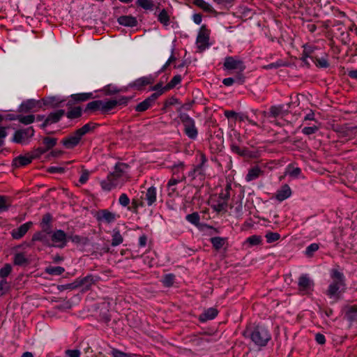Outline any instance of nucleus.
Returning a JSON list of instances; mask_svg holds the SVG:
<instances>
[{
    "label": "nucleus",
    "mask_w": 357,
    "mask_h": 357,
    "mask_svg": "<svg viewBox=\"0 0 357 357\" xmlns=\"http://www.w3.org/2000/svg\"><path fill=\"white\" fill-rule=\"evenodd\" d=\"M282 106H272L270 108V114L273 117H276L281 114Z\"/></svg>",
    "instance_id": "680f3d73"
},
{
    "label": "nucleus",
    "mask_w": 357,
    "mask_h": 357,
    "mask_svg": "<svg viewBox=\"0 0 357 357\" xmlns=\"http://www.w3.org/2000/svg\"><path fill=\"white\" fill-rule=\"evenodd\" d=\"M80 173H81V175L79 178V183L80 184L83 185V184L86 183L87 182V181L89 180L91 172L89 170L84 169L82 167Z\"/></svg>",
    "instance_id": "864d4df0"
},
{
    "label": "nucleus",
    "mask_w": 357,
    "mask_h": 357,
    "mask_svg": "<svg viewBox=\"0 0 357 357\" xmlns=\"http://www.w3.org/2000/svg\"><path fill=\"white\" fill-rule=\"evenodd\" d=\"M34 135V130L32 127L17 130L13 136V142L18 144L26 143L29 138Z\"/></svg>",
    "instance_id": "9b49d317"
},
{
    "label": "nucleus",
    "mask_w": 357,
    "mask_h": 357,
    "mask_svg": "<svg viewBox=\"0 0 357 357\" xmlns=\"http://www.w3.org/2000/svg\"><path fill=\"white\" fill-rule=\"evenodd\" d=\"M47 151V149L45 147H38L37 149H36L31 155L33 158H39L41 155L44 154Z\"/></svg>",
    "instance_id": "69168bd1"
},
{
    "label": "nucleus",
    "mask_w": 357,
    "mask_h": 357,
    "mask_svg": "<svg viewBox=\"0 0 357 357\" xmlns=\"http://www.w3.org/2000/svg\"><path fill=\"white\" fill-rule=\"evenodd\" d=\"M111 245L114 247L121 244L123 241V238L121 234L120 231L116 228L113 229Z\"/></svg>",
    "instance_id": "2f4dec72"
},
{
    "label": "nucleus",
    "mask_w": 357,
    "mask_h": 357,
    "mask_svg": "<svg viewBox=\"0 0 357 357\" xmlns=\"http://www.w3.org/2000/svg\"><path fill=\"white\" fill-rule=\"evenodd\" d=\"M116 107V102L114 100H109L107 101L102 100L101 112L103 114L107 113Z\"/></svg>",
    "instance_id": "f704fd0d"
},
{
    "label": "nucleus",
    "mask_w": 357,
    "mask_h": 357,
    "mask_svg": "<svg viewBox=\"0 0 357 357\" xmlns=\"http://www.w3.org/2000/svg\"><path fill=\"white\" fill-rule=\"evenodd\" d=\"M174 275L173 274H167L162 279V284L165 287H171L174 282Z\"/></svg>",
    "instance_id": "4d7b16f0"
},
{
    "label": "nucleus",
    "mask_w": 357,
    "mask_h": 357,
    "mask_svg": "<svg viewBox=\"0 0 357 357\" xmlns=\"http://www.w3.org/2000/svg\"><path fill=\"white\" fill-rule=\"evenodd\" d=\"M64 271V268L61 266H48L45 269V272L52 275H61Z\"/></svg>",
    "instance_id": "e433bc0d"
},
{
    "label": "nucleus",
    "mask_w": 357,
    "mask_h": 357,
    "mask_svg": "<svg viewBox=\"0 0 357 357\" xmlns=\"http://www.w3.org/2000/svg\"><path fill=\"white\" fill-rule=\"evenodd\" d=\"M12 119H17L21 123L29 125L34 121L35 116L33 114L27 116L18 115L16 118H13Z\"/></svg>",
    "instance_id": "58836bf2"
},
{
    "label": "nucleus",
    "mask_w": 357,
    "mask_h": 357,
    "mask_svg": "<svg viewBox=\"0 0 357 357\" xmlns=\"http://www.w3.org/2000/svg\"><path fill=\"white\" fill-rule=\"evenodd\" d=\"M223 66L225 70H238L239 71L238 73H242L245 69L243 62L234 56H227L225 59Z\"/></svg>",
    "instance_id": "9d476101"
},
{
    "label": "nucleus",
    "mask_w": 357,
    "mask_h": 357,
    "mask_svg": "<svg viewBox=\"0 0 357 357\" xmlns=\"http://www.w3.org/2000/svg\"><path fill=\"white\" fill-rule=\"evenodd\" d=\"M119 203L123 207L128 206L130 199L126 193H122L119 198Z\"/></svg>",
    "instance_id": "bf43d9fd"
},
{
    "label": "nucleus",
    "mask_w": 357,
    "mask_h": 357,
    "mask_svg": "<svg viewBox=\"0 0 357 357\" xmlns=\"http://www.w3.org/2000/svg\"><path fill=\"white\" fill-rule=\"evenodd\" d=\"M179 119L184 126L185 134L190 139H196L198 135V130L195 126V120L185 113L181 114Z\"/></svg>",
    "instance_id": "423d86ee"
},
{
    "label": "nucleus",
    "mask_w": 357,
    "mask_h": 357,
    "mask_svg": "<svg viewBox=\"0 0 357 357\" xmlns=\"http://www.w3.org/2000/svg\"><path fill=\"white\" fill-rule=\"evenodd\" d=\"M313 62L314 63L316 66L319 68H326L329 66V63L326 57H314Z\"/></svg>",
    "instance_id": "de8ad7c7"
},
{
    "label": "nucleus",
    "mask_w": 357,
    "mask_h": 357,
    "mask_svg": "<svg viewBox=\"0 0 357 357\" xmlns=\"http://www.w3.org/2000/svg\"><path fill=\"white\" fill-rule=\"evenodd\" d=\"M245 82V77L243 73H237L234 77L225 78L222 84L226 86H230L234 84H243Z\"/></svg>",
    "instance_id": "b1692460"
},
{
    "label": "nucleus",
    "mask_w": 357,
    "mask_h": 357,
    "mask_svg": "<svg viewBox=\"0 0 357 357\" xmlns=\"http://www.w3.org/2000/svg\"><path fill=\"white\" fill-rule=\"evenodd\" d=\"M42 101L43 102L44 105L54 108L59 107L65 100L59 96H50L43 98Z\"/></svg>",
    "instance_id": "393cba45"
},
{
    "label": "nucleus",
    "mask_w": 357,
    "mask_h": 357,
    "mask_svg": "<svg viewBox=\"0 0 357 357\" xmlns=\"http://www.w3.org/2000/svg\"><path fill=\"white\" fill-rule=\"evenodd\" d=\"M186 220L192 225H198L199 223L200 218L197 213H192L188 214L186 216Z\"/></svg>",
    "instance_id": "5fc2aeb1"
},
{
    "label": "nucleus",
    "mask_w": 357,
    "mask_h": 357,
    "mask_svg": "<svg viewBox=\"0 0 357 357\" xmlns=\"http://www.w3.org/2000/svg\"><path fill=\"white\" fill-rule=\"evenodd\" d=\"M205 176V169L200 167L199 165L195 166L189 173L188 176L192 179L199 176L200 179H204Z\"/></svg>",
    "instance_id": "c85d7f7f"
},
{
    "label": "nucleus",
    "mask_w": 357,
    "mask_h": 357,
    "mask_svg": "<svg viewBox=\"0 0 357 357\" xmlns=\"http://www.w3.org/2000/svg\"><path fill=\"white\" fill-rule=\"evenodd\" d=\"M218 314V311L215 307H209L205 310L199 317L201 322H206L208 320L213 319Z\"/></svg>",
    "instance_id": "5701e85b"
},
{
    "label": "nucleus",
    "mask_w": 357,
    "mask_h": 357,
    "mask_svg": "<svg viewBox=\"0 0 357 357\" xmlns=\"http://www.w3.org/2000/svg\"><path fill=\"white\" fill-rule=\"evenodd\" d=\"M117 218L118 215L116 214L110 212L107 209L101 210L97 214V219L98 221L107 224L114 222Z\"/></svg>",
    "instance_id": "6ab92c4d"
},
{
    "label": "nucleus",
    "mask_w": 357,
    "mask_h": 357,
    "mask_svg": "<svg viewBox=\"0 0 357 357\" xmlns=\"http://www.w3.org/2000/svg\"><path fill=\"white\" fill-rule=\"evenodd\" d=\"M265 238L267 243H271L278 241L280 238V235L277 232L268 231L266 234Z\"/></svg>",
    "instance_id": "8fccbe9b"
},
{
    "label": "nucleus",
    "mask_w": 357,
    "mask_h": 357,
    "mask_svg": "<svg viewBox=\"0 0 357 357\" xmlns=\"http://www.w3.org/2000/svg\"><path fill=\"white\" fill-rule=\"evenodd\" d=\"M331 278L333 279L332 283L328 286L326 291V295L330 298L336 297L338 295L339 290L344 283V275L337 270H333Z\"/></svg>",
    "instance_id": "39448f33"
},
{
    "label": "nucleus",
    "mask_w": 357,
    "mask_h": 357,
    "mask_svg": "<svg viewBox=\"0 0 357 357\" xmlns=\"http://www.w3.org/2000/svg\"><path fill=\"white\" fill-rule=\"evenodd\" d=\"M211 243L215 250H220L225 243V238L216 236L211 238Z\"/></svg>",
    "instance_id": "79ce46f5"
},
{
    "label": "nucleus",
    "mask_w": 357,
    "mask_h": 357,
    "mask_svg": "<svg viewBox=\"0 0 357 357\" xmlns=\"http://www.w3.org/2000/svg\"><path fill=\"white\" fill-rule=\"evenodd\" d=\"M154 79L151 75L139 77L129 84V86L135 90H142L146 86L153 83Z\"/></svg>",
    "instance_id": "f3484780"
},
{
    "label": "nucleus",
    "mask_w": 357,
    "mask_h": 357,
    "mask_svg": "<svg viewBox=\"0 0 357 357\" xmlns=\"http://www.w3.org/2000/svg\"><path fill=\"white\" fill-rule=\"evenodd\" d=\"M101 106H102V100H93L90 102H89L85 108V111H100L101 112Z\"/></svg>",
    "instance_id": "c9c22d12"
},
{
    "label": "nucleus",
    "mask_w": 357,
    "mask_h": 357,
    "mask_svg": "<svg viewBox=\"0 0 357 357\" xmlns=\"http://www.w3.org/2000/svg\"><path fill=\"white\" fill-rule=\"evenodd\" d=\"M68 241V236L62 229H56L51 234L52 247L63 248L66 246Z\"/></svg>",
    "instance_id": "1a4fd4ad"
},
{
    "label": "nucleus",
    "mask_w": 357,
    "mask_h": 357,
    "mask_svg": "<svg viewBox=\"0 0 357 357\" xmlns=\"http://www.w3.org/2000/svg\"><path fill=\"white\" fill-rule=\"evenodd\" d=\"M33 157L28 154L24 155H19L15 158L13 160V166L19 168L26 166L31 162Z\"/></svg>",
    "instance_id": "412c9836"
},
{
    "label": "nucleus",
    "mask_w": 357,
    "mask_h": 357,
    "mask_svg": "<svg viewBox=\"0 0 357 357\" xmlns=\"http://www.w3.org/2000/svg\"><path fill=\"white\" fill-rule=\"evenodd\" d=\"M210 31L206 25H202L199 31L196 39V45L199 52H202L210 46L209 44Z\"/></svg>",
    "instance_id": "6e6552de"
},
{
    "label": "nucleus",
    "mask_w": 357,
    "mask_h": 357,
    "mask_svg": "<svg viewBox=\"0 0 357 357\" xmlns=\"http://www.w3.org/2000/svg\"><path fill=\"white\" fill-rule=\"evenodd\" d=\"M9 206L8 198L5 196H0V212L7 211Z\"/></svg>",
    "instance_id": "6e6d98bb"
},
{
    "label": "nucleus",
    "mask_w": 357,
    "mask_h": 357,
    "mask_svg": "<svg viewBox=\"0 0 357 357\" xmlns=\"http://www.w3.org/2000/svg\"><path fill=\"white\" fill-rule=\"evenodd\" d=\"M266 167L265 165H255L251 167L248 171V174L245 176V181L247 182H250L255 181L259 177L264 176V168Z\"/></svg>",
    "instance_id": "4468645a"
},
{
    "label": "nucleus",
    "mask_w": 357,
    "mask_h": 357,
    "mask_svg": "<svg viewBox=\"0 0 357 357\" xmlns=\"http://www.w3.org/2000/svg\"><path fill=\"white\" fill-rule=\"evenodd\" d=\"M231 151L240 155L245 156L248 154V149H241L237 145L232 144L231 146Z\"/></svg>",
    "instance_id": "13d9d810"
},
{
    "label": "nucleus",
    "mask_w": 357,
    "mask_h": 357,
    "mask_svg": "<svg viewBox=\"0 0 357 357\" xmlns=\"http://www.w3.org/2000/svg\"><path fill=\"white\" fill-rule=\"evenodd\" d=\"M9 289V285L6 280H2L0 281V297L6 294Z\"/></svg>",
    "instance_id": "052dcab7"
},
{
    "label": "nucleus",
    "mask_w": 357,
    "mask_h": 357,
    "mask_svg": "<svg viewBox=\"0 0 357 357\" xmlns=\"http://www.w3.org/2000/svg\"><path fill=\"white\" fill-rule=\"evenodd\" d=\"M51 234L52 231H45V229H41V231H37L33 234L31 243H33L36 241H40L43 245L47 247H52Z\"/></svg>",
    "instance_id": "f8f14e48"
},
{
    "label": "nucleus",
    "mask_w": 357,
    "mask_h": 357,
    "mask_svg": "<svg viewBox=\"0 0 357 357\" xmlns=\"http://www.w3.org/2000/svg\"><path fill=\"white\" fill-rule=\"evenodd\" d=\"M194 5L200 8L204 11L207 13H214L215 10L207 2H206L204 0H194L193 1Z\"/></svg>",
    "instance_id": "473e14b6"
},
{
    "label": "nucleus",
    "mask_w": 357,
    "mask_h": 357,
    "mask_svg": "<svg viewBox=\"0 0 357 357\" xmlns=\"http://www.w3.org/2000/svg\"><path fill=\"white\" fill-rule=\"evenodd\" d=\"M41 107L40 100H35L33 99H29L23 102L20 107L19 112L27 113L29 112H36L38 108Z\"/></svg>",
    "instance_id": "dca6fc26"
},
{
    "label": "nucleus",
    "mask_w": 357,
    "mask_h": 357,
    "mask_svg": "<svg viewBox=\"0 0 357 357\" xmlns=\"http://www.w3.org/2000/svg\"><path fill=\"white\" fill-rule=\"evenodd\" d=\"M231 189V184H227L224 190L218 195H214L211 197L209 203L215 211L218 213L227 212Z\"/></svg>",
    "instance_id": "7ed1b4c3"
},
{
    "label": "nucleus",
    "mask_w": 357,
    "mask_h": 357,
    "mask_svg": "<svg viewBox=\"0 0 357 357\" xmlns=\"http://www.w3.org/2000/svg\"><path fill=\"white\" fill-rule=\"evenodd\" d=\"M118 22L121 25L133 27L137 24V21L135 17L130 15H123L118 18Z\"/></svg>",
    "instance_id": "bb28decb"
},
{
    "label": "nucleus",
    "mask_w": 357,
    "mask_h": 357,
    "mask_svg": "<svg viewBox=\"0 0 357 357\" xmlns=\"http://www.w3.org/2000/svg\"><path fill=\"white\" fill-rule=\"evenodd\" d=\"M136 4L144 10H151L153 8L154 3L151 0H137Z\"/></svg>",
    "instance_id": "37998d69"
},
{
    "label": "nucleus",
    "mask_w": 357,
    "mask_h": 357,
    "mask_svg": "<svg viewBox=\"0 0 357 357\" xmlns=\"http://www.w3.org/2000/svg\"><path fill=\"white\" fill-rule=\"evenodd\" d=\"M185 180V176H172L167 183L169 194L171 195L174 193L176 192V188L174 186Z\"/></svg>",
    "instance_id": "a878e982"
},
{
    "label": "nucleus",
    "mask_w": 357,
    "mask_h": 357,
    "mask_svg": "<svg viewBox=\"0 0 357 357\" xmlns=\"http://www.w3.org/2000/svg\"><path fill=\"white\" fill-rule=\"evenodd\" d=\"M52 217L50 213L45 214L40 223L41 229H45V231H52Z\"/></svg>",
    "instance_id": "cd10ccee"
},
{
    "label": "nucleus",
    "mask_w": 357,
    "mask_h": 357,
    "mask_svg": "<svg viewBox=\"0 0 357 357\" xmlns=\"http://www.w3.org/2000/svg\"><path fill=\"white\" fill-rule=\"evenodd\" d=\"M319 249V243H311L309 245L304 252L305 255L307 257H312L314 256V252H316Z\"/></svg>",
    "instance_id": "4c0bfd02"
},
{
    "label": "nucleus",
    "mask_w": 357,
    "mask_h": 357,
    "mask_svg": "<svg viewBox=\"0 0 357 357\" xmlns=\"http://www.w3.org/2000/svg\"><path fill=\"white\" fill-rule=\"evenodd\" d=\"M152 91H155V93H161V95L167 91L168 90L165 89V86H162V84L161 82L158 83L155 86L151 88Z\"/></svg>",
    "instance_id": "338daca9"
},
{
    "label": "nucleus",
    "mask_w": 357,
    "mask_h": 357,
    "mask_svg": "<svg viewBox=\"0 0 357 357\" xmlns=\"http://www.w3.org/2000/svg\"><path fill=\"white\" fill-rule=\"evenodd\" d=\"M291 195V190L287 184L283 185L275 193V198L282 202Z\"/></svg>",
    "instance_id": "4be33fe9"
},
{
    "label": "nucleus",
    "mask_w": 357,
    "mask_h": 357,
    "mask_svg": "<svg viewBox=\"0 0 357 357\" xmlns=\"http://www.w3.org/2000/svg\"><path fill=\"white\" fill-rule=\"evenodd\" d=\"M131 204V207H128V209L132 211L134 213H137L139 207L145 206V202L142 200V198L139 197V195H137L132 199Z\"/></svg>",
    "instance_id": "c756f323"
},
{
    "label": "nucleus",
    "mask_w": 357,
    "mask_h": 357,
    "mask_svg": "<svg viewBox=\"0 0 357 357\" xmlns=\"http://www.w3.org/2000/svg\"><path fill=\"white\" fill-rule=\"evenodd\" d=\"M182 77L180 75H176L172 77L171 81L165 86V89L170 90L175 87L177 84H180Z\"/></svg>",
    "instance_id": "a18cd8bd"
},
{
    "label": "nucleus",
    "mask_w": 357,
    "mask_h": 357,
    "mask_svg": "<svg viewBox=\"0 0 357 357\" xmlns=\"http://www.w3.org/2000/svg\"><path fill=\"white\" fill-rule=\"evenodd\" d=\"M97 281L96 279L91 275H87L82 279H81L79 282V284L84 286L85 289H89L92 284H95Z\"/></svg>",
    "instance_id": "72a5a7b5"
},
{
    "label": "nucleus",
    "mask_w": 357,
    "mask_h": 357,
    "mask_svg": "<svg viewBox=\"0 0 357 357\" xmlns=\"http://www.w3.org/2000/svg\"><path fill=\"white\" fill-rule=\"evenodd\" d=\"M160 96L161 93H153L144 100L137 104L135 107V110L139 112H143L147 110Z\"/></svg>",
    "instance_id": "2eb2a0df"
},
{
    "label": "nucleus",
    "mask_w": 357,
    "mask_h": 357,
    "mask_svg": "<svg viewBox=\"0 0 357 357\" xmlns=\"http://www.w3.org/2000/svg\"><path fill=\"white\" fill-rule=\"evenodd\" d=\"M96 126L97 125L92 122L84 125L82 128L76 130V131L70 136L63 138L61 141L62 144L68 149L75 148L79 144L82 137L91 131H93Z\"/></svg>",
    "instance_id": "f03ea898"
},
{
    "label": "nucleus",
    "mask_w": 357,
    "mask_h": 357,
    "mask_svg": "<svg viewBox=\"0 0 357 357\" xmlns=\"http://www.w3.org/2000/svg\"><path fill=\"white\" fill-rule=\"evenodd\" d=\"M158 21L164 24L165 26H167L169 23V17L167 12L163 9L158 15Z\"/></svg>",
    "instance_id": "3c124183"
},
{
    "label": "nucleus",
    "mask_w": 357,
    "mask_h": 357,
    "mask_svg": "<svg viewBox=\"0 0 357 357\" xmlns=\"http://www.w3.org/2000/svg\"><path fill=\"white\" fill-rule=\"evenodd\" d=\"M12 271V266L9 264H6L0 269V278L3 280L8 277Z\"/></svg>",
    "instance_id": "603ef678"
},
{
    "label": "nucleus",
    "mask_w": 357,
    "mask_h": 357,
    "mask_svg": "<svg viewBox=\"0 0 357 357\" xmlns=\"http://www.w3.org/2000/svg\"><path fill=\"white\" fill-rule=\"evenodd\" d=\"M251 340L258 347H265L271 339L268 329L262 326H257L249 332Z\"/></svg>",
    "instance_id": "20e7f679"
},
{
    "label": "nucleus",
    "mask_w": 357,
    "mask_h": 357,
    "mask_svg": "<svg viewBox=\"0 0 357 357\" xmlns=\"http://www.w3.org/2000/svg\"><path fill=\"white\" fill-rule=\"evenodd\" d=\"M82 109L80 107H75L70 109L66 114L68 119H73L81 116Z\"/></svg>",
    "instance_id": "ea45409f"
},
{
    "label": "nucleus",
    "mask_w": 357,
    "mask_h": 357,
    "mask_svg": "<svg viewBox=\"0 0 357 357\" xmlns=\"http://www.w3.org/2000/svg\"><path fill=\"white\" fill-rule=\"evenodd\" d=\"M33 225L31 221H29L20 225L18 228L13 229L10 232L12 238L15 240L21 239L31 229Z\"/></svg>",
    "instance_id": "a211bd4d"
},
{
    "label": "nucleus",
    "mask_w": 357,
    "mask_h": 357,
    "mask_svg": "<svg viewBox=\"0 0 357 357\" xmlns=\"http://www.w3.org/2000/svg\"><path fill=\"white\" fill-rule=\"evenodd\" d=\"M262 242V238L261 236L252 235L248 237L245 243H248L250 246H255L260 245Z\"/></svg>",
    "instance_id": "49530a36"
},
{
    "label": "nucleus",
    "mask_w": 357,
    "mask_h": 357,
    "mask_svg": "<svg viewBox=\"0 0 357 357\" xmlns=\"http://www.w3.org/2000/svg\"><path fill=\"white\" fill-rule=\"evenodd\" d=\"M172 176H185L184 174V164L183 162H179L176 165H174L172 168Z\"/></svg>",
    "instance_id": "a19ab883"
},
{
    "label": "nucleus",
    "mask_w": 357,
    "mask_h": 357,
    "mask_svg": "<svg viewBox=\"0 0 357 357\" xmlns=\"http://www.w3.org/2000/svg\"><path fill=\"white\" fill-rule=\"evenodd\" d=\"M314 282L307 274H302L298 279V290L301 295H310L314 290Z\"/></svg>",
    "instance_id": "0eeeda50"
},
{
    "label": "nucleus",
    "mask_w": 357,
    "mask_h": 357,
    "mask_svg": "<svg viewBox=\"0 0 357 357\" xmlns=\"http://www.w3.org/2000/svg\"><path fill=\"white\" fill-rule=\"evenodd\" d=\"M112 356L113 357H131L129 354L123 353L117 349H113Z\"/></svg>",
    "instance_id": "774afa93"
},
{
    "label": "nucleus",
    "mask_w": 357,
    "mask_h": 357,
    "mask_svg": "<svg viewBox=\"0 0 357 357\" xmlns=\"http://www.w3.org/2000/svg\"><path fill=\"white\" fill-rule=\"evenodd\" d=\"M139 197L145 202V206H151L155 203L157 200V190L153 186L149 188L146 192L142 191L139 195Z\"/></svg>",
    "instance_id": "ddd939ff"
},
{
    "label": "nucleus",
    "mask_w": 357,
    "mask_h": 357,
    "mask_svg": "<svg viewBox=\"0 0 357 357\" xmlns=\"http://www.w3.org/2000/svg\"><path fill=\"white\" fill-rule=\"evenodd\" d=\"M92 93H76L70 96L73 101L75 102H84L92 98Z\"/></svg>",
    "instance_id": "7c9ffc66"
},
{
    "label": "nucleus",
    "mask_w": 357,
    "mask_h": 357,
    "mask_svg": "<svg viewBox=\"0 0 357 357\" xmlns=\"http://www.w3.org/2000/svg\"><path fill=\"white\" fill-rule=\"evenodd\" d=\"M114 102H116V107L117 105H126L129 98L126 96H121L119 98L113 99Z\"/></svg>",
    "instance_id": "0e129e2a"
},
{
    "label": "nucleus",
    "mask_w": 357,
    "mask_h": 357,
    "mask_svg": "<svg viewBox=\"0 0 357 357\" xmlns=\"http://www.w3.org/2000/svg\"><path fill=\"white\" fill-rule=\"evenodd\" d=\"M13 262L15 265L22 266L27 263V259L22 253H17L14 256Z\"/></svg>",
    "instance_id": "09e8293b"
},
{
    "label": "nucleus",
    "mask_w": 357,
    "mask_h": 357,
    "mask_svg": "<svg viewBox=\"0 0 357 357\" xmlns=\"http://www.w3.org/2000/svg\"><path fill=\"white\" fill-rule=\"evenodd\" d=\"M64 114L65 111L63 109H59L56 112H51L44 121L42 126L45 128L48 125L57 123Z\"/></svg>",
    "instance_id": "aec40b11"
},
{
    "label": "nucleus",
    "mask_w": 357,
    "mask_h": 357,
    "mask_svg": "<svg viewBox=\"0 0 357 357\" xmlns=\"http://www.w3.org/2000/svg\"><path fill=\"white\" fill-rule=\"evenodd\" d=\"M57 142V139L54 137H45L43 138V143L44 147L47 149V151L53 148Z\"/></svg>",
    "instance_id": "c03bdc74"
},
{
    "label": "nucleus",
    "mask_w": 357,
    "mask_h": 357,
    "mask_svg": "<svg viewBox=\"0 0 357 357\" xmlns=\"http://www.w3.org/2000/svg\"><path fill=\"white\" fill-rule=\"evenodd\" d=\"M129 165L124 162H117L114 170L109 172L106 178L100 182V186L104 191H111L116 188H121L129 181L128 175Z\"/></svg>",
    "instance_id": "f257e3e1"
},
{
    "label": "nucleus",
    "mask_w": 357,
    "mask_h": 357,
    "mask_svg": "<svg viewBox=\"0 0 357 357\" xmlns=\"http://www.w3.org/2000/svg\"><path fill=\"white\" fill-rule=\"evenodd\" d=\"M317 126L305 127L302 130V132L306 135H310L315 133L318 130Z\"/></svg>",
    "instance_id": "e2e57ef3"
}]
</instances>
